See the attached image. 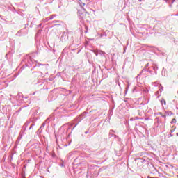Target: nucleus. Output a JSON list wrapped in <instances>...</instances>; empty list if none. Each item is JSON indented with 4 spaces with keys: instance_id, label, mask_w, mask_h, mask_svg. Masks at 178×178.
I'll list each match as a JSON object with an SVG mask.
<instances>
[{
    "instance_id": "1",
    "label": "nucleus",
    "mask_w": 178,
    "mask_h": 178,
    "mask_svg": "<svg viewBox=\"0 0 178 178\" xmlns=\"http://www.w3.org/2000/svg\"><path fill=\"white\" fill-rule=\"evenodd\" d=\"M171 123L173 124V123H176V119L173 118L171 121Z\"/></svg>"
},
{
    "instance_id": "2",
    "label": "nucleus",
    "mask_w": 178,
    "mask_h": 178,
    "mask_svg": "<svg viewBox=\"0 0 178 178\" xmlns=\"http://www.w3.org/2000/svg\"><path fill=\"white\" fill-rule=\"evenodd\" d=\"M164 105H166V101H165V99L161 100V104H163Z\"/></svg>"
},
{
    "instance_id": "3",
    "label": "nucleus",
    "mask_w": 178,
    "mask_h": 178,
    "mask_svg": "<svg viewBox=\"0 0 178 178\" xmlns=\"http://www.w3.org/2000/svg\"><path fill=\"white\" fill-rule=\"evenodd\" d=\"M84 5H86L85 3H81V6H84Z\"/></svg>"
}]
</instances>
